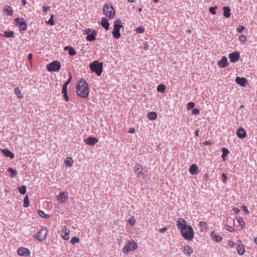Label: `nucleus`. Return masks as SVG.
I'll use <instances>...</instances> for the list:
<instances>
[{
  "instance_id": "obj_14",
  "label": "nucleus",
  "mask_w": 257,
  "mask_h": 257,
  "mask_svg": "<svg viewBox=\"0 0 257 257\" xmlns=\"http://www.w3.org/2000/svg\"><path fill=\"white\" fill-rule=\"evenodd\" d=\"M217 63L218 66L222 68L226 67L229 64L227 58L225 56L222 57L221 59L218 61Z\"/></svg>"
},
{
  "instance_id": "obj_59",
  "label": "nucleus",
  "mask_w": 257,
  "mask_h": 257,
  "mask_svg": "<svg viewBox=\"0 0 257 257\" xmlns=\"http://www.w3.org/2000/svg\"><path fill=\"white\" fill-rule=\"evenodd\" d=\"M242 209L246 213H249V211H248V209H247V207L246 206H242Z\"/></svg>"
},
{
  "instance_id": "obj_22",
  "label": "nucleus",
  "mask_w": 257,
  "mask_h": 257,
  "mask_svg": "<svg viewBox=\"0 0 257 257\" xmlns=\"http://www.w3.org/2000/svg\"><path fill=\"white\" fill-rule=\"evenodd\" d=\"M238 241L239 242V243H237V245L236 246V250L239 255H242L245 252V249L243 245L240 243V241Z\"/></svg>"
},
{
  "instance_id": "obj_30",
  "label": "nucleus",
  "mask_w": 257,
  "mask_h": 257,
  "mask_svg": "<svg viewBox=\"0 0 257 257\" xmlns=\"http://www.w3.org/2000/svg\"><path fill=\"white\" fill-rule=\"evenodd\" d=\"M147 116H148V118L149 119L153 120H155L157 118V114L155 112L152 111V112H149L148 113Z\"/></svg>"
},
{
  "instance_id": "obj_40",
  "label": "nucleus",
  "mask_w": 257,
  "mask_h": 257,
  "mask_svg": "<svg viewBox=\"0 0 257 257\" xmlns=\"http://www.w3.org/2000/svg\"><path fill=\"white\" fill-rule=\"evenodd\" d=\"M27 188L25 186L23 185L19 187V191L21 194H25L26 193Z\"/></svg>"
},
{
  "instance_id": "obj_38",
  "label": "nucleus",
  "mask_w": 257,
  "mask_h": 257,
  "mask_svg": "<svg viewBox=\"0 0 257 257\" xmlns=\"http://www.w3.org/2000/svg\"><path fill=\"white\" fill-rule=\"evenodd\" d=\"M38 214L42 217H43L44 218H48L50 216L48 214H46L45 213V212L41 210H40L38 211Z\"/></svg>"
},
{
  "instance_id": "obj_44",
  "label": "nucleus",
  "mask_w": 257,
  "mask_h": 257,
  "mask_svg": "<svg viewBox=\"0 0 257 257\" xmlns=\"http://www.w3.org/2000/svg\"><path fill=\"white\" fill-rule=\"evenodd\" d=\"M47 24L51 26H54V16L51 15L50 17V18L49 20L46 22Z\"/></svg>"
},
{
  "instance_id": "obj_50",
  "label": "nucleus",
  "mask_w": 257,
  "mask_h": 257,
  "mask_svg": "<svg viewBox=\"0 0 257 257\" xmlns=\"http://www.w3.org/2000/svg\"><path fill=\"white\" fill-rule=\"evenodd\" d=\"M217 9V7H210L209 9V12L212 14L215 15L216 14L215 10Z\"/></svg>"
},
{
  "instance_id": "obj_42",
  "label": "nucleus",
  "mask_w": 257,
  "mask_h": 257,
  "mask_svg": "<svg viewBox=\"0 0 257 257\" xmlns=\"http://www.w3.org/2000/svg\"><path fill=\"white\" fill-rule=\"evenodd\" d=\"M165 90V86L163 84H160L157 87V91L160 92H164Z\"/></svg>"
},
{
  "instance_id": "obj_49",
  "label": "nucleus",
  "mask_w": 257,
  "mask_h": 257,
  "mask_svg": "<svg viewBox=\"0 0 257 257\" xmlns=\"http://www.w3.org/2000/svg\"><path fill=\"white\" fill-rule=\"evenodd\" d=\"M247 40L246 37L245 35H241L239 38V40L240 42H245Z\"/></svg>"
},
{
  "instance_id": "obj_5",
  "label": "nucleus",
  "mask_w": 257,
  "mask_h": 257,
  "mask_svg": "<svg viewBox=\"0 0 257 257\" xmlns=\"http://www.w3.org/2000/svg\"><path fill=\"white\" fill-rule=\"evenodd\" d=\"M103 13L110 20L112 19L115 16V11L113 7L110 5H105L103 6Z\"/></svg>"
},
{
  "instance_id": "obj_51",
  "label": "nucleus",
  "mask_w": 257,
  "mask_h": 257,
  "mask_svg": "<svg viewBox=\"0 0 257 257\" xmlns=\"http://www.w3.org/2000/svg\"><path fill=\"white\" fill-rule=\"evenodd\" d=\"M225 228L229 232H233V231H234L235 230V229L234 228H233L232 227L228 225H227L225 227Z\"/></svg>"
},
{
  "instance_id": "obj_33",
  "label": "nucleus",
  "mask_w": 257,
  "mask_h": 257,
  "mask_svg": "<svg viewBox=\"0 0 257 257\" xmlns=\"http://www.w3.org/2000/svg\"><path fill=\"white\" fill-rule=\"evenodd\" d=\"M4 36L7 38H13L14 37V32L13 31H5Z\"/></svg>"
},
{
  "instance_id": "obj_17",
  "label": "nucleus",
  "mask_w": 257,
  "mask_h": 257,
  "mask_svg": "<svg viewBox=\"0 0 257 257\" xmlns=\"http://www.w3.org/2000/svg\"><path fill=\"white\" fill-rule=\"evenodd\" d=\"M210 237L213 240L216 242H219L222 239V237L220 235H216L214 231H212L210 233Z\"/></svg>"
},
{
  "instance_id": "obj_28",
  "label": "nucleus",
  "mask_w": 257,
  "mask_h": 257,
  "mask_svg": "<svg viewBox=\"0 0 257 257\" xmlns=\"http://www.w3.org/2000/svg\"><path fill=\"white\" fill-rule=\"evenodd\" d=\"M64 50L68 51V53L70 56H74L76 54V51L74 50V48L71 46H65L64 48Z\"/></svg>"
},
{
  "instance_id": "obj_36",
  "label": "nucleus",
  "mask_w": 257,
  "mask_h": 257,
  "mask_svg": "<svg viewBox=\"0 0 257 257\" xmlns=\"http://www.w3.org/2000/svg\"><path fill=\"white\" fill-rule=\"evenodd\" d=\"M14 91L15 94L18 96L19 98H22L23 97V96L21 93V91L19 88H15Z\"/></svg>"
},
{
  "instance_id": "obj_20",
  "label": "nucleus",
  "mask_w": 257,
  "mask_h": 257,
  "mask_svg": "<svg viewBox=\"0 0 257 257\" xmlns=\"http://www.w3.org/2000/svg\"><path fill=\"white\" fill-rule=\"evenodd\" d=\"M68 198V195L65 192H61L57 196V199L61 203H64L66 199Z\"/></svg>"
},
{
  "instance_id": "obj_45",
  "label": "nucleus",
  "mask_w": 257,
  "mask_h": 257,
  "mask_svg": "<svg viewBox=\"0 0 257 257\" xmlns=\"http://www.w3.org/2000/svg\"><path fill=\"white\" fill-rule=\"evenodd\" d=\"M136 31L137 33L142 34L145 31V29L143 27H139L137 28Z\"/></svg>"
},
{
  "instance_id": "obj_52",
  "label": "nucleus",
  "mask_w": 257,
  "mask_h": 257,
  "mask_svg": "<svg viewBox=\"0 0 257 257\" xmlns=\"http://www.w3.org/2000/svg\"><path fill=\"white\" fill-rule=\"evenodd\" d=\"M199 112H200V111L198 108H194L192 110L191 113L193 115H196V114H198L199 113Z\"/></svg>"
},
{
  "instance_id": "obj_9",
  "label": "nucleus",
  "mask_w": 257,
  "mask_h": 257,
  "mask_svg": "<svg viewBox=\"0 0 257 257\" xmlns=\"http://www.w3.org/2000/svg\"><path fill=\"white\" fill-rule=\"evenodd\" d=\"M15 22L17 25H19L20 31H25L27 28V25L23 18H16Z\"/></svg>"
},
{
  "instance_id": "obj_56",
  "label": "nucleus",
  "mask_w": 257,
  "mask_h": 257,
  "mask_svg": "<svg viewBox=\"0 0 257 257\" xmlns=\"http://www.w3.org/2000/svg\"><path fill=\"white\" fill-rule=\"evenodd\" d=\"M93 30H92L91 29L88 28V29H86L85 30V32L84 33L85 34H87V35H88V34H90L92 32Z\"/></svg>"
},
{
  "instance_id": "obj_8",
  "label": "nucleus",
  "mask_w": 257,
  "mask_h": 257,
  "mask_svg": "<svg viewBox=\"0 0 257 257\" xmlns=\"http://www.w3.org/2000/svg\"><path fill=\"white\" fill-rule=\"evenodd\" d=\"M47 235V229L45 227H42L35 235V238L40 241L45 240Z\"/></svg>"
},
{
  "instance_id": "obj_58",
  "label": "nucleus",
  "mask_w": 257,
  "mask_h": 257,
  "mask_svg": "<svg viewBox=\"0 0 257 257\" xmlns=\"http://www.w3.org/2000/svg\"><path fill=\"white\" fill-rule=\"evenodd\" d=\"M233 210L234 212L236 214H238L240 212V209L237 207L234 208L233 209Z\"/></svg>"
},
{
  "instance_id": "obj_63",
  "label": "nucleus",
  "mask_w": 257,
  "mask_h": 257,
  "mask_svg": "<svg viewBox=\"0 0 257 257\" xmlns=\"http://www.w3.org/2000/svg\"><path fill=\"white\" fill-rule=\"evenodd\" d=\"M32 57H33V55H32V53H30L29 55H28V59L29 60H31L32 58Z\"/></svg>"
},
{
  "instance_id": "obj_3",
  "label": "nucleus",
  "mask_w": 257,
  "mask_h": 257,
  "mask_svg": "<svg viewBox=\"0 0 257 257\" xmlns=\"http://www.w3.org/2000/svg\"><path fill=\"white\" fill-rule=\"evenodd\" d=\"M90 68L92 72H95L97 76H100L103 70V64L98 61H94L90 64Z\"/></svg>"
},
{
  "instance_id": "obj_46",
  "label": "nucleus",
  "mask_w": 257,
  "mask_h": 257,
  "mask_svg": "<svg viewBox=\"0 0 257 257\" xmlns=\"http://www.w3.org/2000/svg\"><path fill=\"white\" fill-rule=\"evenodd\" d=\"M245 29V27L242 25H239L238 27L236 29V31L238 33H241Z\"/></svg>"
},
{
  "instance_id": "obj_62",
  "label": "nucleus",
  "mask_w": 257,
  "mask_h": 257,
  "mask_svg": "<svg viewBox=\"0 0 257 257\" xmlns=\"http://www.w3.org/2000/svg\"><path fill=\"white\" fill-rule=\"evenodd\" d=\"M204 145L207 146L210 144V142L209 141H206L204 143Z\"/></svg>"
},
{
  "instance_id": "obj_6",
  "label": "nucleus",
  "mask_w": 257,
  "mask_h": 257,
  "mask_svg": "<svg viewBox=\"0 0 257 257\" xmlns=\"http://www.w3.org/2000/svg\"><path fill=\"white\" fill-rule=\"evenodd\" d=\"M138 247V244L134 241H128L123 247L122 251L124 254H127L130 251L134 250Z\"/></svg>"
},
{
  "instance_id": "obj_23",
  "label": "nucleus",
  "mask_w": 257,
  "mask_h": 257,
  "mask_svg": "<svg viewBox=\"0 0 257 257\" xmlns=\"http://www.w3.org/2000/svg\"><path fill=\"white\" fill-rule=\"evenodd\" d=\"M101 25L106 31L108 30L109 24L108 20L105 18H102L101 21Z\"/></svg>"
},
{
  "instance_id": "obj_11",
  "label": "nucleus",
  "mask_w": 257,
  "mask_h": 257,
  "mask_svg": "<svg viewBox=\"0 0 257 257\" xmlns=\"http://www.w3.org/2000/svg\"><path fill=\"white\" fill-rule=\"evenodd\" d=\"M17 253L21 256H29L31 253L28 248L23 247H21L18 249Z\"/></svg>"
},
{
  "instance_id": "obj_2",
  "label": "nucleus",
  "mask_w": 257,
  "mask_h": 257,
  "mask_svg": "<svg viewBox=\"0 0 257 257\" xmlns=\"http://www.w3.org/2000/svg\"><path fill=\"white\" fill-rule=\"evenodd\" d=\"M182 237L187 240H191L194 236L193 229L190 225L185 227L184 230L181 231Z\"/></svg>"
},
{
  "instance_id": "obj_1",
  "label": "nucleus",
  "mask_w": 257,
  "mask_h": 257,
  "mask_svg": "<svg viewBox=\"0 0 257 257\" xmlns=\"http://www.w3.org/2000/svg\"><path fill=\"white\" fill-rule=\"evenodd\" d=\"M76 90L79 96L84 98H87L89 92L87 82L84 79H81L77 85Z\"/></svg>"
},
{
  "instance_id": "obj_57",
  "label": "nucleus",
  "mask_w": 257,
  "mask_h": 257,
  "mask_svg": "<svg viewBox=\"0 0 257 257\" xmlns=\"http://www.w3.org/2000/svg\"><path fill=\"white\" fill-rule=\"evenodd\" d=\"M149 48V45L148 43H144L143 46V49L145 50H147Z\"/></svg>"
},
{
  "instance_id": "obj_47",
  "label": "nucleus",
  "mask_w": 257,
  "mask_h": 257,
  "mask_svg": "<svg viewBox=\"0 0 257 257\" xmlns=\"http://www.w3.org/2000/svg\"><path fill=\"white\" fill-rule=\"evenodd\" d=\"M136 221L135 217L132 216L128 220V223L131 225H134L135 224Z\"/></svg>"
},
{
  "instance_id": "obj_15",
  "label": "nucleus",
  "mask_w": 257,
  "mask_h": 257,
  "mask_svg": "<svg viewBox=\"0 0 257 257\" xmlns=\"http://www.w3.org/2000/svg\"><path fill=\"white\" fill-rule=\"evenodd\" d=\"M98 142V140L94 137H90L85 140L86 144L89 146H93Z\"/></svg>"
},
{
  "instance_id": "obj_53",
  "label": "nucleus",
  "mask_w": 257,
  "mask_h": 257,
  "mask_svg": "<svg viewBox=\"0 0 257 257\" xmlns=\"http://www.w3.org/2000/svg\"><path fill=\"white\" fill-rule=\"evenodd\" d=\"M221 177H222V181L223 182V183H225L226 181V180H227V176L226 175V174L225 173H223L221 175Z\"/></svg>"
},
{
  "instance_id": "obj_31",
  "label": "nucleus",
  "mask_w": 257,
  "mask_h": 257,
  "mask_svg": "<svg viewBox=\"0 0 257 257\" xmlns=\"http://www.w3.org/2000/svg\"><path fill=\"white\" fill-rule=\"evenodd\" d=\"M206 225H207V223L205 221H201L199 222V228H200L201 232H203V231H205V230L206 229V228H207Z\"/></svg>"
},
{
  "instance_id": "obj_7",
  "label": "nucleus",
  "mask_w": 257,
  "mask_h": 257,
  "mask_svg": "<svg viewBox=\"0 0 257 257\" xmlns=\"http://www.w3.org/2000/svg\"><path fill=\"white\" fill-rule=\"evenodd\" d=\"M47 70L49 72H56L61 68V64L57 61H53L47 65Z\"/></svg>"
},
{
  "instance_id": "obj_55",
  "label": "nucleus",
  "mask_w": 257,
  "mask_h": 257,
  "mask_svg": "<svg viewBox=\"0 0 257 257\" xmlns=\"http://www.w3.org/2000/svg\"><path fill=\"white\" fill-rule=\"evenodd\" d=\"M50 7L49 6H44L43 7V10L45 13H47Z\"/></svg>"
},
{
  "instance_id": "obj_10",
  "label": "nucleus",
  "mask_w": 257,
  "mask_h": 257,
  "mask_svg": "<svg viewBox=\"0 0 257 257\" xmlns=\"http://www.w3.org/2000/svg\"><path fill=\"white\" fill-rule=\"evenodd\" d=\"M134 170L135 173L138 174V175H141L142 176H144L145 177L147 174H146L147 172V170L145 169H144L142 166L139 164H137L135 167H134Z\"/></svg>"
},
{
  "instance_id": "obj_29",
  "label": "nucleus",
  "mask_w": 257,
  "mask_h": 257,
  "mask_svg": "<svg viewBox=\"0 0 257 257\" xmlns=\"http://www.w3.org/2000/svg\"><path fill=\"white\" fill-rule=\"evenodd\" d=\"M223 16L228 18L230 16V10L228 7H224L223 8Z\"/></svg>"
},
{
  "instance_id": "obj_27",
  "label": "nucleus",
  "mask_w": 257,
  "mask_h": 257,
  "mask_svg": "<svg viewBox=\"0 0 257 257\" xmlns=\"http://www.w3.org/2000/svg\"><path fill=\"white\" fill-rule=\"evenodd\" d=\"M72 79L71 75L70 74V76L68 78V79L64 83L62 89V92H67V86L71 82Z\"/></svg>"
},
{
  "instance_id": "obj_43",
  "label": "nucleus",
  "mask_w": 257,
  "mask_h": 257,
  "mask_svg": "<svg viewBox=\"0 0 257 257\" xmlns=\"http://www.w3.org/2000/svg\"><path fill=\"white\" fill-rule=\"evenodd\" d=\"M237 221L239 223V224L241 226L242 228H243L245 227V222L242 217H239V218H238Z\"/></svg>"
},
{
  "instance_id": "obj_24",
  "label": "nucleus",
  "mask_w": 257,
  "mask_h": 257,
  "mask_svg": "<svg viewBox=\"0 0 257 257\" xmlns=\"http://www.w3.org/2000/svg\"><path fill=\"white\" fill-rule=\"evenodd\" d=\"M96 34L97 32L95 30H93L90 34H88L87 36L86 40L89 42L94 41L95 40Z\"/></svg>"
},
{
  "instance_id": "obj_34",
  "label": "nucleus",
  "mask_w": 257,
  "mask_h": 257,
  "mask_svg": "<svg viewBox=\"0 0 257 257\" xmlns=\"http://www.w3.org/2000/svg\"><path fill=\"white\" fill-rule=\"evenodd\" d=\"M222 154L221 157H222V159H224L228 155V154L229 153V152L228 149H227L225 148H223L222 149Z\"/></svg>"
},
{
  "instance_id": "obj_21",
  "label": "nucleus",
  "mask_w": 257,
  "mask_h": 257,
  "mask_svg": "<svg viewBox=\"0 0 257 257\" xmlns=\"http://www.w3.org/2000/svg\"><path fill=\"white\" fill-rule=\"evenodd\" d=\"M193 250L191 247L189 245H185L183 248V252L187 256H190L193 253Z\"/></svg>"
},
{
  "instance_id": "obj_60",
  "label": "nucleus",
  "mask_w": 257,
  "mask_h": 257,
  "mask_svg": "<svg viewBox=\"0 0 257 257\" xmlns=\"http://www.w3.org/2000/svg\"><path fill=\"white\" fill-rule=\"evenodd\" d=\"M167 230V227H163L160 229V232L162 233L165 232Z\"/></svg>"
},
{
  "instance_id": "obj_25",
  "label": "nucleus",
  "mask_w": 257,
  "mask_h": 257,
  "mask_svg": "<svg viewBox=\"0 0 257 257\" xmlns=\"http://www.w3.org/2000/svg\"><path fill=\"white\" fill-rule=\"evenodd\" d=\"M189 172L191 175H196L198 173V167L196 164H192L189 169Z\"/></svg>"
},
{
  "instance_id": "obj_35",
  "label": "nucleus",
  "mask_w": 257,
  "mask_h": 257,
  "mask_svg": "<svg viewBox=\"0 0 257 257\" xmlns=\"http://www.w3.org/2000/svg\"><path fill=\"white\" fill-rule=\"evenodd\" d=\"M29 205V197L28 195H26L24 197L23 206L24 207H27Z\"/></svg>"
},
{
  "instance_id": "obj_37",
  "label": "nucleus",
  "mask_w": 257,
  "mask_h": 257,
  "mask_svg": "<svg viewBox=\"0 0 257 257\" xmlns=\"http://www.w3.org/2000/svg\"><path fill=\"white\" fill-rule=\"evenodd\" d=\"M7 15H9V16H11L13 15V11L12 10V8L10 6H8L5 10V11H4Z\"/></svg>"
},
{
  "instance_id": "obj_19",
  "label": "nucleus",
  "mask_w": 257,
  "mask_h": 257,
  "mask_svg": "<svg viewBox=\"0 0 257 257\" xmlns=\"http://www.w3.org/2000/svg\"><path fill=\"white\" fill-rule=\"evenodd\" d=\"M236 82L241 86H245L247 83V80L244 77H237L235 79Z\"/></svg>"
},
{
  "instance_id": "obj_54",
  "label": "nucleus",
  "mask_w": 257,
  "mask_h": 257,
  "mask_svg": "<svg viewBox=\"0 0 257 257\" xmlns=\"http://www.w3.org/2000/svg\"><path fill=\"white\" fill-rule=\"evenodd\" d=\"M62 93L64 94V97L65 100L66 101H68L69 100V98L67 95V92H62Z\"/></svg>"
},
{
  "instance_id": "obj_18",
  "label": "nucleus",
  "mask_w": 257,
  "mask_h": 257,
  "mask_svg": "<svg viewBox=\"0 0 257 257\" xmlns=\"http://www.w3.org/2000/svg\"><path fill=\"white\" fill-rule=\"evenodd\" d=\"M236 135L239 139H243L246 137V133L242 127H240L236 132Z\"/></svg>"
},
{
  "instance_id": "obj_48",
  "label": "nucleus",
  "mask_w": 257,
  "mask_h": 257,
  "mask_svg": "<svg viewBox=\"0 0 257 257\" xmlns=\"http://www.w3.org/2000/svg\"><path fill=\"white\" fill-rule=\"evenodd\" d=\"M195 106V104L193 102H189L187 104V107L188 109H193Z\"/></svg>"
},
{
  "instance_id": "obj_41",
  "label": "nucleus",
  "mask_w": 257,
  "mask_h": 257,
  "mask_svg": "<svg viewBox=\"0 0 257 257\" xmlns=\"http://www.w3.org/2000/svg\"><path fill=\"white\" fill-rule=\"evenodd\" d=\"M80 241V239L79 237H76V236H74L71 239V241H70V242L72 244H75V243H78Z\"/></svg>"
},
{
  "instance_id": "obj_64",
  "label": "nucleus",
  "mask_w": 257,
  "mask_h": 257,
  "mask_svg": "<svg viewBox=\"0 0 257 257\" xmlns=\"http://www.w3.org/2000/svg\"><path fill=\"white\" fill-rule=\"evenodd\" d=\"M199 130H197L196 131H195V136L196 137H198L199 136Z\"/></svg>"
},
{
  "instance_id": "obj_61",
  "label": "nucleus",
  "mask_w": 257,
  "mask_h": 257,
  "mask_svg": "<svg viewBox=\"0 0 257 257\" xmlns=\"http://www.w3.org/2000/svg\"><path fill=\"white\" fill-rule=\"evenodd\" d=\"M128 132L131 134H133L135 133V129L134 128H130Z\"/></svg>"
},
{
  "instance_id": "obj_16",
  "label": "nucleus",
  "mask_w": 257,
  "mask_h": 257,
  "mask_svg": "<svg viewBox=\"0 0 257 257\" xmlns=\"http://www.w3.org/2000/svg\"><path fill=\"white\" fill-rule=\"evenodd\" d=\"M69 232L70 231L67 229L66 226H64L62 229V237L63 239L67 240L69 239Z\"/></svg>"
},
{
  "instance_id": "obj_12",
  "label": "nucleus",
  "mask_w": 257,
  "mask_h": 257,
  "mask_svg": "<svg viewBox=\"0 0 257 257\" xmlns=\"http://www.w3.org/2000/svg\"><path fill=\"white\" fill-rule=\"evenodd\" d=\"M177 227L179 229H180L181 231L185 229V227H186L188 225H186V221L182 218H180L178 219L177 222Z\"/></svg>"
},
{
  "instance_id": "obj_13",
  "label": "nucleus",
  "mask_w": 257,
  "mask_h": 257,
  "mask_svg": "<svg viewBox=\"0 0 257 257\" xmlns=\"http://www.w3.org/2000/svg\"><path fill=\"white\" fill-rule=\"evenodd\" d=\"M229 59L231 62L236 63L239 59V54L238 52H233L229 54Z\"/></svg>"
},
{
  "instance_id": "obj_26",
  "label": "nucleus",
  "mask_w": 257,
  "mask_h": 257,
  "mask_svg": "<svg viewBox=\"0 0 257 257\" xmlns=\"http://www.w3.org/2000/svg\"><path fill=\"white\" fill-rule=\"evenodd\" d=\"M2 151L5 157H9L11 159L14 158V154L8 149H3Z\"/></svg>"
},
{
  "instance_id": "obj_32",
  "label": "nucleus",
  "mask_w": 257,
  "mask_h": 257,
  "mask_svg": "<svg viewBox=\"0 0 257 257\" xmlns=\"http://www.w3.org/2000/svg\"><path fill=\"white\" fill-rule=\"evenodd\" d=\"M65 163L67 166L71 167L73 163V160L71 157H67L65 159Z\"/></svg>"
},
{
  "instance_id": "obj_4",
  "label": "nucleus",
  "mask_w": 257,
  "mask_h": 257,
  "mask_svg": "<svg viewBox=\"0 0 257 257\" xmlns=\"http://www.w3.org/2000/svg\"><path fill=\"white\" fill-rule=\"evenodd\" d=\"M123 27L120 20H116L114 22L112 35L115 39L120 37V29Z\"/></svg>"
},
{
  "instance_id": "obj_39",
  "label": "nucleus",
  "mask_w": 257,
  "mask_h": 257,
  "mask_svg": "<svg viewBox=\"0 0 257 257\" xmlns=\"http://www.w3.org/2000/svg\"><path fill=\"white\" fill-rule=\"evenodd\" d=\"M8 171L11 173V176L12 178L15 177L16 175H17V172L16 170H14L12 168H9L8 169Z\"/></svg>"
}]
</instances>
